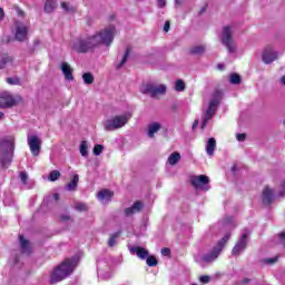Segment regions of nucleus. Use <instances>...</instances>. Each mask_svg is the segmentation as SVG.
Instances as JSON below:
<instances>
[{
  "mask_svg": "<svg viewBox=\"0 0 285 285\" xmlns=\"http://www.w3.org/2000/svg\"><path fill=\"white\" fill-rule=\"evenodd\" d=\"M279 57V53L273 49V47L268 46L264 49L262 55V60L264 63H273Z\"/></svg>",
  "mask_w": 285,
  "mask_h": 285,
  "instance_id": "13",
  "label": "nucleus"
},
{
  "mask_svg": "<svg viewBox=\"0 0 285 285\" xmlns=\"http://www.w3.org/2000/svg\"><path fill=\"white\" fill-rule=\"evenodd\" d=\"M164 30H165V32H168V30H170V22L169 21L165 22Z\"/></svg>",
  "mask_w": 285,
  "mask_h": 285,
  "instance_id": "48",
  "label": "nucleus"
},
{
  "mask_svg": "<svg viewBox=\"0 0 285 285\" xmlns=\"http://www.w3.org/2000/svg\"><path fill=\"white\" fill-rule=\"evenodd\" d=\"M161 255L164 257H168V255H170V248H168V247L163 248L161 249Z\"/></svg>",
  "mask_w": 285,
  "mask_h": 285,
  "instance_id": "44",
  "label": "nucleus"
},
{
  "mask_svg": "<svg viewBox=\"0 0 285 285\" xmlns=\"http://www.w3.org/2000/svg\"><path fill=\"white\" fill-rule=\"evenodd\" d=\"M19 104H23V98L21 96H12L8 91L0 94V108H12L19 106Z\"/></svg>",
  "mask_w": 285,
  "mask_h": 285,
  "instance_id": "7",
  "label": "nucleus"
},
{
  "mask_svg": "<svg viewBox=\"0 0 285 285\" xmlns=\"http://www.w3.org/2000/svg\"><path fill=\"white\" fill-rule=\"evenodd\" d=\"M158 8H166V0H157Z\"/></svg>",
  "mask_w": 285,
  "mask_h": 285,
  "instance_id": "46",
  "label": "nucleus"
},
{
  "mask_svg": "<svg viewBox=\"0 0 285 285\" xmlns=\"http://www.w3.org/2000/svg\"><path fill=\"white\" fill-rule=\"evenodd\" d=\"M29 31L30 24L28 22L16 21L13 27V35L17 41H26V39H28Z\"/></svg>",
  "mask_w": 285,
  "mask_h": 285,
  "instance_id": "9",
  "label": "nucleus"
},
{
  "mask_svg": "<svg viewBox=\"0 0 285 285\" xmlns=\"http://www.w3.org/2000/svg\"><path fill=\"white\" fill-rule=\"evenodd\" d=\"M229 81L234 86H237V85L242 83V77H239V75H237V73H232L229 76Z\"/></svg>",
  "mask_w": 285,
  "mask_h": 285,
  "instance_id": "33",
  "label": "nucleus"
},
{
  "mask_svg": "<svg viewBox=\"0 0 285 285\" xmlns=\"http://www.w3.org/2000/svg\"><path fill=\"white\" fill-rule=\"evenodd\" d=\"M129 250L131 255H136L139 259H147L149 255L148 249L139 246H134Z\"/></svg>",
  "mask_w": 285,
  "mask_h": 285,
  "instance_id": "17",
  "label": "nucleus"
},
{
  "mask_svg": "<svg viewBox=\"0 0 285 285\" xmlns=\"http://www.w3.org/2000/svg\"><path fill=\"white\" fill-rule=\"evenodd\" d=\"M176 1V6H181L184 0H175Z\"/></svg>",
  "mask_w": 285,
  "mask_h": 285,
  "instance_id": "51",
  "label": "nucleus"
},
{
  "mask_svg": "<svg viewBox=\"0 0 285 285\" xmlns=\"http://www.w3.org/2000/svg\"><path fill=\"white\" fill-rule=\"evenodd\" d=\"M196 126H199V120H195L193 124V128H195Z\"/></svg>",
  "mask_w": 285,
  "mask_h": 285,
  "instance_id": "50",
  "label": "nucleus"
},
{
  "mask_svg": "<svg viewBox=\"0 0 285 285\" xmlns=\"http://www.w3.org/2000/svg\"><path fill=\"white\" fill-rule=\"evenodd\" d=\"M142 95H151V97H159V95H166L165 85L147 83L141 87Z\"/></svg>",
  "mask_w": 285,
  "mask_h": 285,
  "instance_id": "11",
  "label": "nucleus"
},
{
  "mask_svg": "<svg viewBox=\"0 0 285 285\" xmlns=\"http://www.w3.org/2000/svg\"><path fill=\"white\" fill-rule=\"evenodd\" d=\"M222 43L230 55L237 52V45H235V40L233 39V30H230V27L223 28Z\"/></svg>",
  "mask_w": 285,
  "mask_h": 285,
  "instance_id": "8",
  "label": "nucleus"
},
{
  "mask_svg": "<svg viewBox=\"0 0 285 285\" xmlns=\"http://www.w3.org/2000/svg\"><path fill=\"white\" fill-rule=\"evenodd\" d=\"M278 197H285V179L281 183V190L278 191Z\"/></svg>",
  "mask_w": 285,
  "mask_h": 285,
  "instance_id": "41",
  "label": "nucleus"
},
{
  "mask_svg": "<svg viewBox=\"0 0 285 285\" xmlns=\"http://www.w3.org/2000/svg\"><path fill=\"white\" fill-rule=\"evenodd\" d=\"M53 199L57 202V200H59V194H55L53 195Z\"/></svg>",
  "mask_w": 285,
  "mask_h": 285,
  "instance_id": "53",
  "label": "nucleus"
},
{
  "mask_svg": "<svg viewBox=\"0 0 285 285\" xmlns=\"http://www.w3.org/2000/svg\"><path fill=\"white\" fill-rule=\"evenodd\" d=\"M7 83H10V86H18L19 78H7Z\"/></svg>",
  "mask_w": 285,
  "mask_h": 285,
  "instance_id": "40",
  "label": "nucleus"
},
{
  "mask_svg": "<svg viewBox=\"0 0 285 285\" xmlns=\"http://www.w3.org/2000/svg\"><path fill=\"white\" fill-rule=\"evenodd\" d=\"M79 150H80L81 157H88V141L82 140L80 142Z\"/></svg>",
  "mask_w": 285,
  "mask_h": 285,
  "instance_id": "32",
  "label": "nucleus"
},
{
  "mask_svg": "<svg viewBox=\"0 0 285 285\" xmlns=\"http://www.w3.org/2000/svg\"><path fill=\"white\" fill-rule=\"evenodd\" d=\"M77 257L67 258L62 264L56 267L50 276L51 284H57V282H63L66 277L72 275V271L77 268Z\"/></svg>",
  "mask_w": 285,
  "mask_h": 285,
  "instance_id": "2",
  "label": "nucleus"
},
{
  "mask_svg": "<svg viewBox=\"0 0 285 285\" xmlns=\"http://www.w3.org/2000/svg\"><path fill=\"white\" fill-rule=\"evenodd\" d=\"M19 239L23 253H30V242H28L22 235L19 236Z\"/></svg>",
  "mask_w": 285,
  "mask_h": 285,
  "instance_id": "29",
  "label": "nucleus"
},
{
  "mask_svg": "<svg viewBox=\"0 0 285 285\" xmlns=\"http://www.w3.org/2000/svg\"><path fill=\"white\" fill-rule=\"evenodd\" d=\"M190 184L196 190H210V178L206 175L193 176Z\"/></svg>",
  "mask_w": 285,
  "mask_h": 285,
  "instance_id": "10",
  "label": "nucleus"
},
{
  "mask_svg": "<svg viewBox=\"0 0 285 285\" xmlns=\"http://www.w3.org/2000/svg\"><path fill=\"white\" fill-rule=\"evenodd\" d=\"M114 196L115 193L108 189H101L100 191H98V199L101 204H108V202H110Z\"/></svg>",
  "mask_w": 285,
  "mask_h": 285,
  "instance_id": "16",
  "label": "nucleus"
},
{
  "mask_svg": "<svg viewBox=\"0 0 285 285\" xmlns=\"http://www.w3.org/2000/svg\"><path fill=\"white\" fill-rule=\"evenodd\" d=\"M20 179L22 181V184H27L28 181V174H26L24 171L20 173Z\"/></svg>",
  "mask_w": 285,
  "mask_h": 285,
  "instance_id": "42",
  "label": "nucleus"
},
{
  "mask_svg": "<svg viewBox=\"0 0 285 285\" xmlns=\"http://www.w3.org/2000/svg\"><path fill=\"white\" fill-rule=\"evenodd\" d=\"M142 208L144 204H141V202H136L131 207L125 209V215L126 217H131V215L140 213Z\"/></svg>",
  "mask_w": 285,
  "mask_h": 285,
  "instance_id": "18",
  "label": "nucleus"
},
{
  "mask_svg": "<svg viewBox=\"0 0 285 285\" xmlns=\"http://www.w3.org/2000/svg\"><path fill=\"white\" fill-rule=\"evenodd\" d=\"M274 197H275V191L271 189V187L266 186L263 189V195H262L263 203L271 204Z\"/></svg>",
  "mask_w": 285,
  "mask_h": 285,
  "instance_id": "19",
  "label": "nucleus"
},
{
  "mask_svg": "<svg viewBox=\"0 0 285 285\" xmlns=\"http://www.w3.org/2000/svg\"><path fill=\"white\" fill-rule=\"evenodd\" d=\"M82 81L86 86H92L95 83V76L91 72H85L82 75Z\"/></svg>",
  "mask_w": 285,
  "mask_h": 285,
  "instance_id": "23",
  "label": "nucleus"
},
{
  "mask_svg": "<svg viewBox=\"0 0 285 285\" xmlns=\"http://www.w3.org/2000/svg\"><path fill=\"white\" fill-rule=\"evenodd\" d=\"M61 8L65 12H68L69 14L77 10V7H75V4H72L71 2H61Z\"/></svg>",
  "mask_w": 285,
  "mask_h": 285,
  "instance_id": "28",
  "label": "nucleus"
},
{
  "mask_svg": "<svg viewBox=\"0 0 285 285\" xmlns=\"http://www.w3.org/2000/svg\"><path fill=\"white\" fill-rule=\"evenodd\" d=\"M147 266H157L158 262H157V258L155 256H147Z\"/></svg>",
  "mask_w": 285,
  "mask_h": 285,
  "instance_id": "37",
  "label": "nucleus"
},
{
  "mask_svg": "<svg viewBox=\"0 0 285 285\" xmlns=\"http://www.w3.org/2000/svg\"><path fill=\"white\" fill-rule=\"evenodd\" d=\"M4 115L3 111H0V119H3Z\"/></svg>",
  "mask_w": 285,
  "mask_h": 285,
  "instance_id": "55",
  "label": "nucleus"
},
{
  "mask_svg": "<svg viewBox=\"0 0 285 285\" xmlns=\"http://www.w3.org/2000/svg\"><path fill=\"white\" fill-rule=\"evenodd\" d=\"M57 9V1L47 0L45 3V12L50 13Z\"/></svg>",
  "mask_w": 285,
  "mask_h": 285,
  "instance_id": "24",
  "label": "nucleus"
},
{
  "mask_svg": "<svg viewBox=\"0 0 285 285\" xmlns=\"http://www.w3.org/2000/svg\"><path fill=\"white\" fill-rule=\"evenodd\" d=\"M101 153H104V145H95L94 155H96V157H99Z\"/></svg>",
  "mask_w": 285,
  "mask_h": 285,
  "instance_id": "39",
  "label": "nucleus"
},
{
  "mask_svg": "<svg viewBox=\"0 0 285 285\" xmlns=\"http://www.w3.org/2000/svg\"><path fill=\"white\" fill-rule=\"evenodd\" d=\"M28 146L30 148L31 155L33 157H39V153H41V138L39 136H28Z\"/></svg>",
  "mask_w": 285,
  "mask_h": 285,
  "instance_id": "12",
  "label": "nucleus"
},
{
  "mask_svg": "<svg viewBox=\"0 0 285 285\" xmlns=\"http://www.w3.org/2000/svg\"><path fill=\"white\" fill-rule=\"evenodd\" d=\"M128 57H130V48H127L125 53L121 56V58H118V61L116 62V69L119 70L126 66V61H128Z\"/></svg>",
  "mask_w": 285,
  "mask_h": 285,
  "instance_id": "21",
  "label": "nucleus"
},
{
  "mask_svg": "<svg viewBox=\"0 0 285 285\" xmlns=\"http://www.w3.org/2000/svg\"><path fill=\"white\" fill-rule=\"evenodd\" d=\"M179 159H181V155L179 153L175 151L168 157V164L170 166H175L179 163Z\"/></svg>",
  "mask_w": 285,
  "mask_h": 285,
  "instance_id": "25",
  "label": "nucleus"
},
{
  "mask_svg": "<svg viewBox=\"0 0 285 285\" xmlns=\"http://www.w3.org/2000/svg\"><path fill=\"white\" fill-rule=\"evenodd\" d=\"M119 237V232L112 234L108 240V246L112 248V246H117V238Z\"/></svg>",
  "mask_w": 285,
  "mask_h": 285,
  "instance_id": "34",
  "label": "nucleus"
},
{
  "mask_svg": "<svg viewBox=\"0 0 285 285\" xmlns=\"http://www.w3.org/2000/svg\"><path fill=\"white\" fill-rule=\"evenodd\" d=\"M191 55H204L206 52V46L198 45L191 48Z\"/></svg>",
  "mask_w": 285,
  "mask_h": 285,
  "instance_id": "31",
  "label": "nucleus"
},
{
  "mask_svg": "<svg viewBox=\"0 0 285 285\" xmlns=\"http://www.w3.org/2000/svg\"><path fill=\"white\" fill-rule=\"evenodd\" d=\"M217 148V141L215 138H209L206 146V153L209 155V157H213L215 155V149Z\"/></svg>",
  "mask_w": 285,
  "mask_h": 285,
  "instance_id": "22",
  "label": "nucleus"
},
{
  "mask_svg": "<svg viewBox=\"0 0 285 285\" xmlns=\"http://www.w3.org/2000/svg\"><path fill=\"white\" fill-rule=\"evenodd\" d=\"M77 184H79V175L75 174L71 181L67 184V190H77Z\"/></svg>",
  "mask_w": 285,
  "mask_h": 285,
  "instance_id": "26",
  "label": "nucleus"
},
{
  "mask_svg": "<svg viewBox=\"0 0 285 285\" xmlns=\"http://www.w3.org/2000/svg\"><path fill=\"white\" fill-rule=\"evenodd\" d=\"M281 83H283V86H285V75L281 78Z\"/></svg>",
  "mask_w": 285,
  "mask_h": 285,
  "instance_id": "52",
  "label": "nucleus"
},
{
  "mask_svg": "<svg viewBox=\"0 0 285 285\" xmlns=\"http://www.w3.org/2000/svg\"><path fill=\"white\" fill-rule=\"evenodd\" d=\"M6 17V12L3 11V8H0V21H3Z\"/></svg>",
  "mask_w": 285,
  "mask_h": 285,
  "instance_id": "49",
  "label": "nucleus"
},
{
  "mask_svg": "<svg viewBox=\"0 0 285 285\" xmlns=\"http://www.w3.org/2000/svg\"><path fill=\"white\" fill-rule=\"evenodd\" d=\"M132 117L131 114H124V115H116L111 118L104 120L102 126L107 132H114V130H119V128H124L130 118Z\"/></svg>",
  "mask_w": 285,
  "mask_h": 285,
  "instance_id": "4",
  "label": "nucleus"
},
{
  "mask_svg": "<svg viewBox=\"0 0 285 285\" xmlns=\"http://www.w3.org/2000/svg\"><path fill=\"white\" fill-rule=\"evenodd\" d=\"M223 97H224V92L219 90H216L212 94V97L209 99V106L206 112L203 115L200 128H206L208 121L213 119V117L215 116V112H217V108H219V104H222Z\"/></svg>",
  "mask_w": 285,
  "mask_h": 285,
  "instance_id": "3",
  "label": "nucleus"
},
{
  "mask_svg": "<svg viewBox=\"0 0 285 285\" xmlns=\"http://www.w3.org/2000/svg\"><path fill=\"white\" fill-rule=\"evenodd\" d=\"M199 279L203 284H208L210 282V276H200Z\"/></svg>",
  "mask_w": 285,
  "mask_h": 285,
  "instance_id": "45",
  "label": "nucleus"
},
{
  "mask_svg": "<svg viewBox=\"0 0 285 285\" xmlns=\"http://www.w3.org/2000/svg\"><path fill=\"white\" fill-rule=\"evenodd\" d=\"M218 70H224V65H218Z\"/></svg>",
  "mask_w": 285,
  "mask_h": 285,
  "instance_id": "54",
  "label": "nucleus"
},
{
  "mask_svg": "<svg viewBox=\"0 0 285 285\" xmlns=\"http://www.w3.org/2000/svg\"><path fill=\"white\" fill-rule=\"evenodd\" d=\"M8 63H12V57L8 55L0 56V70L1 68H6Z\"/></svg>",
  "mask_w": 285,
  "mask_h": 285,
  "instance_id": "30",
  "label": "nucleus"
},
{
  "mask_svg": "<svg viewBox=\"0 0 285 285\" xmlns=\"http://www.w3.org/2000/svg\"><path fill=\"white\" fill-rule=\"evenodd\" d=\"M59 177H61V173L53 170L49 175V181H57Z\"/></svg>",
  "mask_w": 285,
  "mask_h": 285,
  "instance_id": "38",
  "label": "nucleus"
},
{
  "mask_svg": "<svg viewBox=\"0 0 285 285\" xmlns=\"http://www.w3.org/2000/svg\"><path fill=\"white\" fill-rule=\"evenodd\" d=\"M61 70L67 81H72L75 79V77H72V67H70L68 62L61 63Z\"/></svg>",
  "mask_w": 285,
  "mask_h": 285,
  "instance_id": "20",
  "label": "nucleus"
},
{
  "mask_svg": "<svg viewBox=\"0 0 285 285\" xmlns=\"http://www.w3.org/2000/svg\"><path fill=\"white\" fill-rule=\"evenodd\" d=\"M236 139H237V141H245L246 140V134H237Z\"/></svg>",
  "mask_w": 285,
  "mask_h": 285,
  "instance_id": "43",
  "label": "nucleus"
},
{
  "mask_svg": "<svg viewBox=\"0 0 285 285\" xmlns=\"http://www.w3.org/2000/svg\"><path fill=\"white\" fill-rule=\"evenodd\" d=\"M230 239V234L227 233L225 236L217 243V245L214 247L212 253L206 254L204 256H199L196 258V262L198 264H210V262H215L217 257H219V254L222 253L224 246H226V243Z\"/></svg>",
  "mask_w": 285,
  "mask_h": 285,
  "instance_id": "5",
  "label": "nucleus"
},
{
  "mask_svg": "<svg viewBox=\"0 0 285 285\" xmlns=\"http://www.w3.org/2000/svg\"><path fill=\"white\" fill-rule=\"evenodd\" d=\"M222 224L225 230H230V228H235V220L233 219V217L225 218Z\"/></svg>",
  "mask_w": 285,
  "mask_h": 285,
  "instance_id": "27",
  "label": "nucleus"
},
{
  "mask_svg": "<svg viewBox=\"0 0 285 285\" xmlns=\"http://www.w3.org/2000/svg\"><path fill=\"white\" fill-rule=\"evenodd\" d=\"M115 35H117V29L115 26L109 24L100 31L94 35L80 36L71 41L72 52H78L79 55H86V52H92L95 48L99 46H112L115 41Z\"/></svg>",
  "mask_w": 285,
  "mask_h": 285,
  "instance_id": "1",
  "label": "nucleus"
},
{
  "mask_svg": "<svg viewBox=\"0 0 285 285\" xmlns=\"http://www.w3.org/2000/svg\"><path fill=\"white\" fill-rule=\"evenodd\" d=\"M275 262H277V257L265 259L266 264H275Z\"/></svg>",
  "mask_w": 285,
  "mask_h": 285,
  "instance_id": "47",
  "label": "nucleus"
},
{
  "mask_svg": "<svg viewBox=\"0 0 285 285\" xmlns=\"http://www.w3.org/2000/svg\"><path fill=\"white\" fill-rule=\"evenodd\" d=\"M75 208L79 213H86V210H88V205H86L85 203H76Z\"/></svg>",
  "mask_w": 285,
  "mask_h": 285,
  "instance_id": "36",
  "label": "nucleus"
},
{
  "mask_svg": "<svg viewBox=\"0 0 285 285\" xmlns=\"http://www.w3.org/2000/svg\"><path fill=\"white\" fill-rule=\"evenodd\" d=\"M248 244V233H244L239 240L234 246L232 254L233 255H239L240 253H244L246 250V246Z\"/></svg>",
  "mask_w": 285,
  "mask_h": 285,
  "instance_id": "14",
  "label": "nucleus"
},
{
  "mask_svg": "<svg viewBox=\"0 0 285 285\" xmlns=\"http://www.w3.org/2000/svg\"><path fill=\"white\" fill-rule=\"evenodd\" d=\"M14 150V138L10 137L8 140H0V161L2 166L10 164V153Z\"/></svg>",
  "mask_w": 285,
  "mask_h": 285,
  "instance_id": "6",
  "label": "nucleus"
},
{
  "mask_svg": "<svg viewBox=\"0 0 285 285\" xmlns=\"http://www.w3.org/2000/svg\"><path fill=\"white\" fill-rule=\"evenodd\" d=\"M205 11H206V8H203L200 11V14H203V12H205Z\"/></svg>",
  "mask_w": 285,
  "mask_h": 285,
  "instance_id": "56",
  "label": "nucleus"
},
{
  "mask_svg": "<svg viewBox=\"0 0 285 285\" xmlns=\"http://www.w3.org/2000/svg\"><path fill=\"white\" fill-rule=\"evenodd\" d=\"M161 130V122L159 121H151L147 125V137L149 139H154L155 135Z\"/></svg>",
  "mask_w": 285,
  "mask_h": 285,
  "instance_id": "15",
  "label": "nucleus"
},
{
  "mask_svg": "<svg viewBox=\"0 0 285 285\" xmlns=\"http://www.w3.org/2000/svg\"><path fill=\"white\" fill-rule=\"evenodd\" d=\"M185 89H186V83H184L183 80H177L175 85V90L177 92H184Z\"/></svg>",
  "mask_w": 285,
  "mask_h": 285,
  "instance_id": "35",
  "label": "nucleus"
}]
</instances>
